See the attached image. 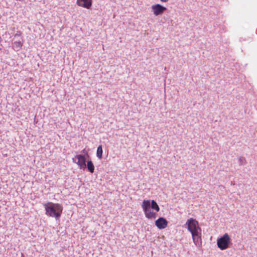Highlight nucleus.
<instances>
[{
	"instance_id": "obj_1",
	"label": "nucleus",
	"mask_w": 257,
	"mask_h": 257,
	"mask_svg": "<svg viewBox=\"0 0 257 257\" xmlns=\"http://www.w3.org/2000/svg\"><path fill=\"white\" fill-rule=\"evenodd\" d=\"M185 225L191 233L192 239L195 245H199L201 241V229L199 226L198 222L193 218L188 219Z\"/></svg>"
},
{
	"instance_id": "obj_2",
	"label": "nucleus",
	"mask_w": 257,
	"mask_h": 257,
	"mask_svg": "<svg viewBox=\"0 0 257 257\" xmlns=\"http://www.w3.org/2000/svg\"><path fill=\"white\" fill-rule=\"evenodd\" d=\"M44 207L47 216L54 217L56 220L60 219L63 209L61 204L48 202L44 204Z\"/></svg>"
},
{
	"instance_id": "obj_3",
	"label": "nucleus",
	"mask_w": 257,
	"mask_h": 257,
	"mask_svg": "<svg viewBox=\"0 0 257 257\" xmlns=\"http://www.w3.org/2000/svg\"><path fill=\"white\" fill-rule=\"evenodd\" d=\"M142 207L146 217L149 219H154L157 217L156 213L151 210V207L153 209L155 210L157 212H159L160 210L159 205L154 200H151V201L149 200H144L143 201Z\"/></svg>"
},
{
	"instance_id": "obj_4",
	"label": "nucleus",
	"mask_w": 257,
	"mask_h": 257,
	"mask_svg": "<svg viewBox=\"0 0 257 257\" xmlns=\"http://www.w3.org/2000/svg\"><path fill=\"white\" fill-rule=\"evenodd\" d=\"M230 243V238L227 233L217 239V246L221 250H224L228 248Z\"/></svg>"
},
{
	"instance_id": "obj_5",
	"label": "nucleus",
	"mask_w": 257,
	"mask_h": 257,
	"mask_svg": "<svg viewBox=\"0 0 257 257\" xmlns=\"http://www.w3.org/2000/svg\"><path fill=\"white\" fill-rule=\"evenodd\" d=\"M75 158L77 160V162H75L74 160L73 159V162L78 166L80 169L84 170L86 168L85 156L82 155H77Z\"/></svg>"
},
{
	"instance_id": "obj_6",
	"label": "nucleus",
	"mask_w": 257,
	"mask_h": 257,
	"mask_svg": "<svg viewBox=\"0 0 257 257\" xmlns=\"http://www.w3.org/2000/svg\"><path fill=\"white\" fill-rule=\"evenodd\" d=\"M152 9L154 15L158 16L162 15L166 10V8L160 4H156L152 6Z\"/></svg>"
},
{
	"instance_id": "obj_7",
	"label": "nucleus",
	"mask_w": 257,
	"mask_h": 257,
	"mask_svg": "<svg viewBox=\"0 0 257 257\" xmlns=\"http://www.w3.org/2000/svg\"><path fill=\"white\" fill-rule=\"evenodd\" d=\"M168 221L166 219L163 217H160L156 220L155 225L160 229H162L167 226Z\"/></svg>"
},
{
	"instance_id": "obj_8",
	"label": "nucleus",
	"mask_w": 257,
	"mask_h": 257,
	"mask_svg": "<svg viewBox=\"0 0 257 257\" xmlns=\"http://www.w3.org/2000/svg\"><path fill=\"white\" fill-rule=\"evenodd\" d=\"M76 3L79 7L89 9L92 6V0H77Z\"/></svg>"
},
{
	"instance_id": "obj_9",
	"label": "nucleus",
	"mask_w": 257,
	"mask_h": 257,
	"mask_svg": "<svg viewBox=\"0 0 257 257\" xmlns=\"http://www.w3.org/2000/svg\"><path fill=\"white\" fill-rule=\"evenodd\" d=\"M86 167L89 172L93 173L94 171V166L91 160L87 162Z\"/></svg>"
},
{
	"instance_id": "obj_10",
	"label": "nucleus",
	"mask_w": 257,
	"mask_h": 257,
	"mask_svg": "<svg viewBox=\"0 0 257 257\" xmlns=\"http://www.w3.org/2000/svg\"><path fill=\"white\" fill-rule=\"evenodd\" d=\"M102 153H103L102 147L101 145H100L98 147L97 149V152H96V156H97V157L99 159H102Z\"/></svg>"
},
{
	"instance_id": "obj_11",
	"label": "nucleus",
	"mask_w": 257,
	"mask_h": 257,
	"mask_svg": "<svg viewBox=\"0 0 257 257\" xmlns=\"http://www.w3.org/2000/svg\"><path fill=\"white\" fill-rule=\"evenodd\" d=\"M15 46L17 47H21L23 45V43L21 40L15 41L14 42Z\"/></svg>"
},
{
	"instance_id": "obj_12",
	"label": "nucleus",
	"mask_w": 257,
	"mask_h": 257,
	"mask_svg": "<svg viewBox=\"0 0 257 257\" xmlns=\"http://www.w3.org/2000/svg\"><path fill=\"white\" fill-rule=\"evenodd\" d=\"M162 2L166 3L168 2L169 0H160Z\"/></svg>"
},
{
	"instance_id": "obj_13",
	"label": "nucleus",
	"mask_w": 257,
	"mask_h": 257,
	"mask_svg": "<svg viewBox=\"0 0 257 257\" xmlns=\"http://www.w3.org/2000/svg\"><path fill=\"white\" fill-rule=\"evenodd\" d=\"M240 162H243V161H245L244 158H240Z\"/></svg>"
}]
</instances>
